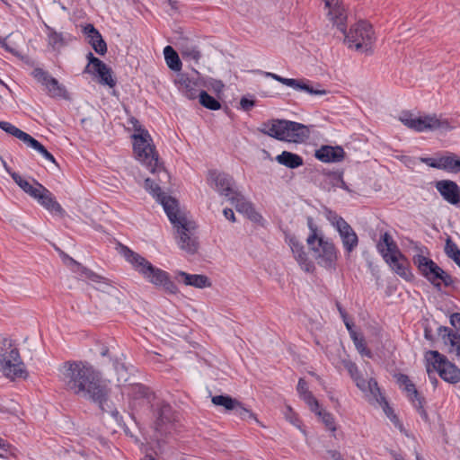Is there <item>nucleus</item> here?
I'll return each instance as SVG.
<instances>
[{"label":"nucleus","instance_id":"obj_55","mask_svg":"<svg viewBox=\"0 0 460 460\" xmlns=\"http://www.w3.org/2000/svg\"><path fill=\"white\" fill-rule=\"evenodd\" d=\"M86 59L88 60V63L84 69V73H90L92 68H94V66L101 63L102 60L96 57L92 52H88L86 55Z\"/></svg>","mask_w":460,"mask_h":460},{"label":"nucleus","instance_id":"obj_61","mask_svg":"<svg viewBox=\"0 0 460 460\" xmlns=\"http://www.w3.org/2000/svg\"><path fill=\"white\" fill-rule=\"evenodd\" d=\"M10 445L0 438V457H7V455L10 453Z\"/></svg>","mask_w":460,"mask_h":460},{"label":"nucleus","instance_id":"obj_56","mask_svg":"<svg viewBox=\"0 0 460 460\" xmlns=\"http://www.w3.org/2000/svg\"><path fill=\"white\" fill-rule=\"evenodd\" d=\"M296 390H297V393L299 394V395H300V397L302 399L304 397H305L306 394H312L308 390L307 383L305 382V380L304 378H299L298 384H297V386H296Z\"/></svg>","mask_w":460,"mask_h":460},{"label":"nucleus","instance_id":"obj_39","mask_svg":"<svg viewBox=\"0 0 460 460\" xmlns=\"http://www.w3.org/2000/svg\"><path fill=\"white\" fill-rule=\"evenodd\" d=\"M199 98V103L208 110L218 111L221 108V103L204 90H200Z\"/></svg>","mask_w":460,"mask_h":460},{"label":"nucleus","instance_id":"obj_37","mask_svg":"<svg viewBox=\"0 0 460 460\" xmlns=\"http://www.w3.org/2000/svg\"><path fill=\"white\" fill-rule=\"evenodd\" d=\"M211 401L213 404L222 406L227 411H234L236 405H238V400L228 394L215 395L212 397Z\"/></svg>","mask_w":460,"mask_h":460},{"label":"nucleus","instance_id":"obj_10","mask_svg":"<svg viewBox=\"0 0 460 460\" xmlns=\"http://www.w3.org/2000/svg\"><path fill=\"white\" fill-rule=\"evenodd\" d=\"M400 120L407 128L417 132L447 131L452 128L447 119L438 118L436 114L414 118L411 113L404 112Z\"/></svg>","mask_w":460,"mask_h":460},{"label":"nucleus","instance_id":"obj_29","mask_svg":"<svg viewBox=\"0 0 460 460\" xmlns=\"http://www.w3.org/2000/svg\"><path fill=\"white\" fill-rule=\"evenodd\" d=\"M325 7L329 9L328 15L333 23L337 26L338 30L345 32V21L344 10L341 8L339 0H324Z\"/></svg>","mask_w":460,"mask_h":460},{"label":"nucleus","instance_id":"obj_26","mask_svg":"<svg viewBox=\"0 0 460 460\" xmlns=\"http://www.w3.org/2000/svg\"><path fill=\"white\" fill-rule=\"evenodd\" d=\"M344 155L345 152L340 146H323L314 154L315 158L323 163H339Z\"/></svg>","mask_w":460,"mask_h":460},{"label":"nucleus","instance_id":"obj_25","mask_svg":"<svg viewBox=\"0 0 460 460\" xmlns=\"http://www.w3.org/2000/svg\"><path fill=\"white\" fill-rule=\"evenodd\" d=\"M145 189L152 194L159 203H161L164 210V204H168L172 209L177 208L179 206L176 199L165 195V193L162 191L160 186L150 178L145 180Z\"/></svg>","mask_w":460,"mask_h":460},{"label":"nucleus","instance_id":"obj_4","mask_svg":"<svg viewBox=\"0 0 460 460\" xmlns=\"http://www.w3.org/2000/svg\"><path fill=\"white\" fill-rule=\"evenodd\" d=\"M165 205V213L176 229V239L179 247L193 254L198 250V242L195 236V225L189 221L184 216L179 212V208L172 209L168 204Z\"/></svg>","mask_w":460,"mask_h":460},{"label":"nucleus","instance_id":"obj_8","mask_svg":"<svg viewBox=\"0 0 460 460\" xmlns=\"http://www.w3.org/2000/svg\"><path fill=\"white\" fill-rule=\"evenodd\" d=\"M309 249L318 265L325 269H334L337 261V252L334 244L325 240L322 234H309L306 239Z\"/></svg>","mask_w":460,"mask_h":460},{"label":"nucleus","instance_id":"obj_30","mask_svg":"<svg viewBox=\"0 0 460 460\" xmlns=\"http://www.w3.org/2000/svg\"><path fill=\"white\" fill-rule=\"evenodd\" d=\"M438 334L445 344L451 346L452 351H455L460 359V334L446 326H439L438 328Z\"/></svg>","mask_w":460,"mask_h":460},{"label":"nucleus","instance_id":"obj_32","mask_svg":"<svg viewBox=\"0 0 460 460\" xmlns=\"http://www.w3.org/2000/svg\"><path fill=\"white\" fill-rule=\"evenodd\" d=\"M89 74L97 76L101 84L108 85L111 88L116 85L117 82L112 76V69L103 61L97 64L94 68H92Z\"/></svg>","mask_w":460,"mask_h":460},{"label":"nucleus","instance_id":"obj_24","mask_svg":"<svg viewBox=\"0 0 460 460\" xmlns=\"http://www.w3.org/2000/svg\"><path fill=\"white\" fill-rule=\"evenodd\" d=\"M175 279L179 283H183L186 286H191L197 288H204L211 286L210 279L202 274H190L182 270L175 272Z\"/></svg>","mask_w":460,"mask_h":460},{"label":"nucleus","instance_id":"obj_13","mask_svg":"<svg viewBox=\"0 0 460 460\" xmlns=\"http://www.w3.org/2000/svg\"><path fill=\"white\" fill-rule=\"evenodd\" d=\"M293 256L300 268L305 272H313L315 270L314 262L308 258L305 251V246L300 243L295 235H288L286 237Z\"/></svg>","mask_w":460,"mask_h":460},{"label":"nucleus","instance_id":"obj_50","mask_svg":"<svg viewBox=\"0 0 460 460\" xmlns=\"http://www.w3.org/2000/svg\"><path fill=\"white\" fill-rule=\"evenodd\" d=\"M181 54L184 58H189L195 60L196 62H198L201 57L200 51L195 45L183 46L181 48Z\"/></svg>","mask_w":460,"mask_h":460},{"label":"nucleus","instance_id":"obj_62","mask_svg":"<svg viewBox=\"0 0 460 460\" xmlns=\"http://www.w3.org/2000/svg\"><path fill=\"white\" fill-rule=\"evenodd\" d=\"M328 219L336 229H338V222L340 223L341 220H345L343 217H340L339 215H337V213L332 211H329Z\"/></svg>","mask_w":460,"mask_h":460},{"label":"nucleus","instance_id":"obj_42","mask_svg":"<svg viewBox=\"0 0 460 460\" xmlns=\"http://www.w3.org/2000/svg\"><path fill=\"white\" fill-rule=\"evenodd\" d=\"M420 162L427 164L429 167L443 170V171L447 172V155L440 156L438 158L421 157Z\"/></svg>","mask_w":460,"mask_h":460},{"label":"nucleus","instance_id":"obj_14","mask_svg":"<svg viewBox=\"0 0 460 460\" xmlns=\"http://www.w3.org/2000/svg\"><path fill=\"white\" fill-rule=\"evenodd\" d=\"M435 188L445 201L452 206H460V186L452 180L436 181Z\"/></svg>","mask_w":460,"mask_h":460},{"label":"nucleus","instance_id":"obj_16","mask_svg":"<svg viewBox=\"0 0 460 460\" xmlns=\"http://www.w3.org/2000/svg\"><path fill=\"white\" fill-rule=\"evenodd\" d=\"M209 180L215 183L216 190L219 194L226 197L227 199L237 191L234 188V178L227 173L212 171L209 172Z\"/></svg>","mask_w":460,"mask_h":460},{"label":"nucleus","instance_id":"obj_20","mask_svg":"<svg viewBox=\"0 0 460 460\" xmlns=\"http://www.w3.org/2000/svg\"><path fill=\"white\" fill-rule=\"evenodd\" d=\"M128 395L131 398L134 406H136L139 401H142L144 403L148 405V407H150L152 402L157 397L148 386H146L142 384L132 385L129 387Z\"/></svg>","mask_w":460,"mask_h":460},{"label":"nucleus","instance_id":"obj_41","mask_svg":"<svg viewBox=\"0 0 460 460\" xmlns=\"http://www.w3.org/2000/svg\"><path fill=\"white\" fill-rule=\"evenodd\" d=\"M445 253L448 258L452 259L460 268V249L452 241L450 237H448L446 241Z\"/></svg>","mask_w":460,"mask_h":460},{"label":"nucleus","instance_id":"obj_49","mask_svg":"<svg viewBox=\"0 0 460 460\" xmlns=\"http://www.w3.org/2000/svg\"><path fill=\"white\" fill-rule=\"evenodd\" d=\"M47 30L49 45H51L53 48H56L57 46H61L65 43L62 33L57 32L53 28L49 26H47Z\"/></svg>","mask_w":460,"mask_h":460},{"label":"nucleus","instance_id":"obj_15","mask_svg":"<svg viewBox=\"0 0 460 460\" xmlns=\"http://www.w3.org/2000/svg\"><path fill=\"white\" fill-rule=\"evenodd\" d=\"M285 141L304 143L310 137V128L306 125L285 119Z\"/></svg>","mask_w":460,"mask_h":460},{"label":"nucleus","instance_id":"obj_48","mask_svg":"<svg viewBox=\"0 0 460 460\" xmlns=\"http://www.w3.org/2000/svg\"><path fill=\"white\" fill-rule=\"evenodd\" d=\"M234 414L240 417L242 420H253L258 421L255 414L249 409L245 408L243 404L238 401V405L234 409Z\"/></svg>","mask_w":460,"mask_h":460},{"label":"nucleus","instance_id":"obj_53","mask_svg":"<svg viewBox=\"0 0 460 460\" xmlns=\"http://www.w3.org/2000/svg\"><path fill=\"white\" fill-rule=\"evenodd\" d=\"M0 128L16 138H18L22 132V130L7 121H0Z\"/></svg>","mask_w":460,"mask_h":460},{"label":"nucleus","instance_id":"obj_44","mask_svg":"<svg viewBox=\"0 0 460 460\" xmlns=\"http://www.w3.org/2000/svg\"><path fill=\"white\" fill-rule=\"evenodd\" d=\"M367 392H369L372 394L373 398L380 404H382L383 401H385V399L382 395L377 381L375 378H370L367 381Z\"/></svg>","mask_w":460,"mask_h":460},{"label":"nucleus","instance_id":"obj_33","mask_svg":"<svg viewBox=\"0 0 460 460\" xmlns=\"http://www.w3.org/2000/svg\"><path fill=\"white\" fill-rule=\"evenodd\" d=\"M82 274L91 281L96 283L98 286L96 287V289L101 290L103 294L108 295L109 296H111V291H117V289L111 285L109 280L99 274L93 272V270L82 267Z\"/></svg>","mask_w":460,"mask_h":460},{"label":"nucleus","instance_id":"obj_19","mask_svg":"<svg viewBox=\"0 0 460 460\" xmlns=\"http://www.w3.org/2000/svg\"><path fill=\"white\" fill-rule=\"evenodd\" d=\"M176 84H179L180 91L190 100L199 96V91L202 86L199 78L190 77L187 74H180Z\"/></svg>","mask_w":460,"mask_h":460},{"label":"nucleus","instance_id":"obj_63","mask_svg":"<svg viewBox=\"0 0 460 460\" xmlns=\"http://www.w3.org/2000/svg\"><path fill=\"white\" fill-rule=\"evenodd\" d=\"M383 403L385 404L384 411L387 417L394 422L397 420V416L394 413L393 409L389 407L388 402H386L385 399V401H383Z\"/></svg>","mask_w":460,"mask_h":460},{"label":"nucleus","instance_id":"obj_64","mask_svg":"<svg viewBox=\"0 0 460 460\" xmlns=\"http://www.w3.org/2000/svg\"><path fill=\"white\" fill-rule=\"evenodd\" d=\"M328 455L330 456L332 460H345L341 454L336 450H329Z\"/></svg>","mask_w":460,"mask_h":460},{"label":"nucleus","instance_id":"obj_17","mask_svg":"<svg viewBox=\"0 0 460 460\" xmlns=\"http://www.w3.org/2000/svg\"><path fill=\"white\" fill-rule=\"evenodd\" d=\"M40 192L35 198V200L49 212L55 214L60 217H63L66 214L65 209L61 207V205L57 201L55 196L52 192L48 190L45 186L42 188L40 187Z\"/></svg>","mask_w":460,"mask_h":460},{"label":"nucleus","instance_id":"obj_28","mask_svg":"<svg viewBox=\"0 0 460 460\" xmlns=\"http://www.w3.org/2000/svg\"><path fill=\"white\" fill-rule=\"evenodd\" d=\"M338 229H336L342 241L344 249L348 252H351L358 243V238L353 228L345 221L338 222Z\"/></svg>","mask_w":460,"mask_h":460},{"label":"nucleus","instance_id":"obj_31","mask_svg":"<svg viewBox=\"0 0 460 460\" xmlns=\"http://www.w3.org/2000/svg\"><path fill=\"white\" fill-rule=\"evenodd\" d=\"M376 249L385 260V255L387 254H399L402 259L404 255L398 248L396 243L394 241L392 235L388 232H385L376 244Z\"/></svg>","mask_w":460,"mask_h":460},{"label":"nucleus","instance_id":"obj_21","mask_svg":"<svg viewBox=\"0 0 460 460\" xmlns=\"http://www.w3.org/2000/svg\"><path fill=\"white\" fill-rule=\"evenodd\" d=\"M83 33L88 39V43L99 55H105L107 52V44L99 31L92 24L87 23L83 27Z\"/></svg>","mask_w":460,"mask_h":460},{"label":"nucleus","instance_id":"obj_60","mask_svg":"<svg viewBox=\"0 0 460 460\" xmlns=\"http://www.w3.org/2000/svg\"><path fill=\"white\" fill-rule=\"evenodd\" d=\"M240 105L243 111H249L255 105V102L246 97H243L240 101Z\"/></svg>","mask_w":460,"mask_h":460},{"label":"nucleus","instance_id":"obj_54","mask_svg":"<svg viewBox=\"0 0 460 460\" xmlns=\"http://www.w3.org/2000/svg\"><path fill=\"white\" fill-rule=\"evenodd\" d=\"M303 400L308 405L310 410L315 414L317 413V411H320L322 410L320 408L318 400L314 396L313 394H306L305 397H304Z\"/></svg>","mask_w":460,"mask_h":460},{"label":"nucleus","instance_id":"obj_40","mask_svg":"<svg viewBox=\"0 0 460 460\" xmlns=\"http://www.w3.org/2000/svg\"><path fill=\"white\" fill-rule=\"evenodd\" d=\"M350 338L352 339L357 350L361 356L367 357L368 358H373V353L369 349L367 348L363 336H358L356 332H350Z\"/></svg>","mask_w":460,"mask_h":460},{"label":"nucleus","instance_id":"obj_18","mask_svg":"<svg viewBox=\"0 0 460 460\" xmlns=\"http://www.w3.org/2000/svg\"><path fill=\"white\" fill-rule=\"evenodd\" d=\"M40 192L35 198V200L49 212L55 214L60 217H63L66 214L65 209L61 207V205L57 201L55 196L52 192L48 190L45 186L42 188L40 187Z\"/></svg>","mask_w":460,"mask_h":460},{"label":"nucleus","instance_id":"obj_34","mask_svg":"<svg viewBox=\"0 0 460 460\" xmlns=\"http://www.w3.org/2000/svg\"><path fill=\"white\" fill-rule=\"evenodd\" d=\"M228 200L235 207L238 212L244 213L252 217V214H255L252 204L245 199L238 190L232 195Z\"/></svg>","mask_w":460,"mask_h":460},{"label":"nucleus","instance_id":"obj_3","mask_svg":"<svg viewBox=\"0 0 460 460\" xmlns=\"http://www.w3.org/2000/svg\"><path fill=\"white\" fill-rule=\"evenodd\" d=\"M128 122L132 125L136 133L132 136L134 139L133 150L137 158L146 166L152 173H163L168 177V173L159 162V156L155 151L153 140L146 129L135 117H131Z\"/></svg>","mask_w":460,"mask_h":460},{"label":"nucleus","instance_id":"obj_57","mask_svg":"<svg viewBox=\"0 0 460 460\" xmlns=\"http://www.w3.org/2000/svg\"><path fill=\"white\" fill-rule=\"evenodd\" d=\"M36 152L40 154L46 160H48V161L51 162L52 164L58 165V163H57L55 157L53 156V155L50 154L42 144L37 149Z\"/></svg>","mask_w":460,"mask_h":460},{"label":"nucleus","instance_id":"obj_22","mask_svg":"<svg viewBox=\"0 0 460 460\" xmlns=\"http://www.w3.org/2000/svg\"><path fill=\"white\" fill-rule=\"evenodd\" d=\"M391 269L400 277L406 280H410L413 275L409 269V262L404 256L402 259L399 254H387L385 255L384 260Z\"/></svg>","mask_w":460,"mask_h":460},{"label":"nucleus","instance_id":"obj_59","mask_svg":"<svg viewBox=\"0 0 460 460\" xmlns=\"http://www.w3.org/2000/svg\"><path fill=\"white\" fill-rule=\"evenodd\" d=\"M344 367L348 370L351 378L356 376L359 372L358 366L352 361H344Z\"/></svg>","mask_w":460,"mask_h":460},{"label":"nucleus","instance_id":"obj_51","mask_svg":"<svg viewBox=\"0 0 460 460\" xmlns=\"http://www.w3.org/2000/svg\"><path fill=\"white\" fill-rule=\"evenodd\" d=\"M316 415L322 419V421L328 429L331 431L336 430L335 420L332 413L322 409L320 411H317Z\"/></svg>","mask_w":460,"mask_h":460},{"label":"nucleus","instance_id":"obj_43","mask_svg":"<svg viewBox=\"0 0 460 460\" xmlns=\"http://www.w3.org/2000/svg\"><path fill=\"white\" fill-rule=\"evenodd\" d=\"M316 86L317 87H314V85L309 80H302L298 91L305 92L310 95L326 94L327 92L324 89H320V85L318 84Z\"/></svg>","mask_w":460,"mask_h":460},{"label":"nucleus","instance_id":"obj_23","mask_svg":"<svg viewBox=\"0 0 460 460\" xmlns=\"http://www.w3.org/2000/svg\"><path fill=\"white\" fill-rule=\"evenodd\" d=\"M4 168L6 169L7 172L11 176V178L13 180V181L30 197L35 199L37 195L39 194L40 187H43L40 182H39L35 179H31V182L29 181L23 179L18 172L12 171L9 169L4 163Z\"/></svg>","mask_w":460,"mask_h":460},{"label":"nucleus","instance_id":"obj_9","mask_svg":"<svg viewBox=\"0 0 460 460\" xmlns=\"http://www.w3.org/2000/svg\"><path fill=\"white\" fill-rule=\"evenodd\" d=\"M7 343V348H1L0 371L11 379H15L17 377L26 378L28 374L23 362L21 360L18 349L13 348L11 341L4 339V346H6Z\"/></svg>","mask_w":460,"mask_h":460},{"label":"nucleus","instance_id":"obj_45","mask_svg":"<svg viewBox=\"0 0 460 460\" xmlns=\"http://www.w3.org/2000/svg\"><path fill=\"white\" fill-rule=\"evenodd\" d=\"M31 75L38 83L41 84L45 87L49 84L50 79L53 77L48 71L40 67L34 68L31 72Z\"/></svg>","mask_w":460,"mask_h":460},{"label":"nucleus","instance_id":"obj_52","mask_svg":"<svg viewBox=\"0 0 460 460\" xmlns=\"http://www.w3.org/2000/svg\"><path fill=\"white\" fill-rule=\"evenodd\" d=\"M21 141H22L28 147L37 151V149L40 146L41 143L39 142L36 138L29 135L28 133L22 131L20 137H18Z\"/></svg>","mask_w":460,"mask_h":460},{"label":"nucleus","instance_id":"obj_58","mask_svg":"<svg viewBox=\"0 0 460 460\" xmlns=\"http://www.w3.org/2000/svg\"><path fill=\"white\" fill-rule=\"evenodd\" d=\"M301 81L302 80H299V79L283 77L281 80V84L298 91Z\"/></svg>","mask_w":460,"mask_h":460},{"label":"nucleus","instance_id":"obj_12","mask_svg":"<svg viewBox=\"0 0 460 460\" xmlns=\"http://www.w3.org/2000/svg\"><path fill=\"white\" fill-rule=\"evenodd\" d=\"M397 384L406 393V396L425 422H429V417L425 410L426 399L416 389L415 385L405 374L396 376Z\"/></svg>","mask_w":460,"mask_h":460},{"label":"nucleus","instance_id":"obj_46","mask_svg":"<svg viewBox=\"0 0 460 460\" xmlns=\"http://www.w3.org/2000/svg\"><path fill=\"white\" fill-rule=\"evenodd\" d=\"M342 172H329L328 175L331 180V183L333 187H339L345 190L348 192H351L350 189L347 185V183L343 180Z\"/></svg>","mask_w":460,"mask_h":460},{"label":"nucleus","instance_id":"obj_5","mask_svg":"<svg viewBox=\"0 0 460 460\" xmlns=\"http://www.w3.org/2000/svg\"><path fill=\"white\" fill-rule=\"evenodd\" d=\"M420 274L425 278L437 291L442 290V286L451 287L453 277L439 267L432 259L423 254H416L412 258Z\"/></svg>","mask_w":460,"mask_h":460},{"label":"nucleus","instance_id":"obj_7","mask_svg":"<svg viewBox=\"0 0 460 460\" xmlns=\"http://www.w3.org/2000/svg\"><path fill=\"white\" fill-rule=\"evenodd\" d=\"M345 35V42L348 47L356 50L372 53V43L375 40L374 31L371 24L366 21H359L350 27L349 31L342 32Z\"/></svg>","mask_w":460,"mask_h":460},{"label":"nucleus","instance_id":"obj_36","mask_svg":"<svg viewBox=\"0 0 460 460\" xmlns=\"http://www.w3.org/2000/svg\"><path fill=\"white\" fill-rule=\"evenodd\" d=\"M164 59L168 67L172 71H180L181 69V61L178 53L172 46H166L164 49Z\"/></svg>","mask_w":460,"mask_h":460},{"label":"nucleus","instance_id":"obj_27","mask_svg":"<svg viewBox=\"0 0 460 460\" xmlns=\"http://www.w3.org/2000/svg\"><path fill=\"white\" fill-rule=\"evenodd\" d=\"M285 119H272L265 121L258 128V130L270 137L276 138L280 141H285Z\"/></svg>","mask_w":460,"mask_h":460},{"label":"nucleus","instance_id":"obj_47","mask_svg":"<svg viewBox=\"0 0 460 460\" xmlns=\"http://www.w3.org/2000/svg\"><path fill=\"white\" fill-rule=\"evenodd\" d=\"M447 172L450 173L460 172V157L454 153L447 154Z\"/></svg>","mask_w":460,"mask_h":460},{"label":"nucleus","instance_id":"obj_2","mask_svg":"<svg viewBox=\"0 0 460 460\" xmlns=\"http://www.w3.org/2000/svg\"><path fill=\"white\" fill-rule=\"evenodd\" d=\"M122 252L125 259L148 282L156 288H163L165 293L170 295H176L179 292L177 286L171 279L167 271L154 266L146 258L127 246H122Z\"/></svg>","mask_w":460,"mask_h":460},{"label":"nucleus","instance_id":"obj_35","mask_svg":"<svg viewBox=\"0 0 460 460\" xmlns=\"http://www.w3.org/2000/svg\"><path fill=\"white\" fill-rule=\"evenodd\" d=\"M276 161L279 164L290 169L298 168L304 164V160L300 155L288 151H283L280 155H277Z\"/></svg>","mask_w":460,"mask_h":460},{"label":"nucleus","instance_id":"obj_6","mask_svg":"<svg viewBox=\"0 0 460 460\" xmlns=\"http://www.w3.org/2000/svg\"><path fill=\"white\" fill-rule=\"evenodd\" d=\"M427 362V372L429 374L433 370L438 372V376L445 381L452 385L460 382V368L447 359L445 355H442L438 350H429L425 354Z\"/></svg>","mask_w":460,"mask_h":460},{"label":"nucleus","instance_id":"obj_11","mask_svg":"<svg viewBox=\"0 0 460 460\" xmlns=\"http://www.w3.org/2000/svg\"><path fill=\"white\" fill-rule=\"evenodd\" d=\"M155 429L161 433H166L169 426L176 420L175 411L164 400L156 397L149 407Z\"/></svg>","mask_w":460,"mask_h":460},{"label":"nucleus","instance_id":"obj_38","mask_svg":"<svg viewBox=\"0 0 460 460\" xmlns=\"http://www.w3.org/2000/svg\"><path fill=\"white\" fill-rule=\"evenodd\" d=\"M46 89L51 97H60L63 99L68 98V93L66 87L59 84V82L55 77L50 79V82L46 86Z\"/></svg>","mask_w":460,"mask_h":460},{"label":"nucleus","instance_id":"obj_1","mask_svg":"<svg viewBox=\"0 0 460 460\" xmlns=\"http://www.w3.org/2000/svg\"><path fill=\"white\" fill-rule=\"evenodd\" d=\"M58 378L64 388L77 396L96 403L102 412L109 401L110 389L101 373L83 360H68L58 367Z\"/></svg>","mask_w":460,"mask_h":460}]
</instances>
